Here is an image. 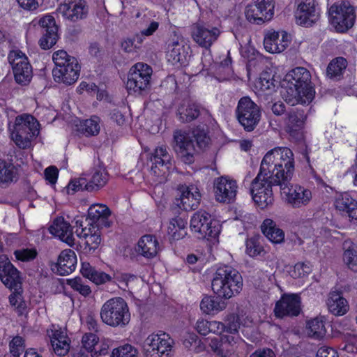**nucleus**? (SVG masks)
Listing matches in <instances>:
<instances>
[{"mask_svg":"<svg viewBox=\"0 0 357 357\" xmlns=\"http://www.w3.org/2000/svg\"><path fill=\"white\" fill-rule=\"evenodd\" d=\"M284 82L285 91L283 93L284 100L289 105H308L314 97V90L312 86L311 74L303 67H297L289 71Z\"/></svg>","mask_w":357,"mask_h":357,"instance_id":"1","label":"nucleus"},{"mask_svg":"<svg viewBox=\"0 0 357 357\" xmlns=\"http://www.w3.org/2000/svg\"><path fill=\"white\" fill-rule=\"evenodd\" d=\"M282 185L291 181L294 172V158L292 151L287 147H276L269 151L263 158L260 169Z\"/></svg>","mask_w":357,"mask_h":357,"instance_id":"2","label":"nucleus"},{"mask_svg":"<svg viewBox=\"0 0 357 357\" xmlns=\"http://www.w3.org/2000/svg\"><path fill=\"white\" fill-rule=\"evenodd\" d=\"M213 291L220 298L229 299L238 294L243 288L240 273L229 266L219 267L211 282Z\"/></svg>","mask_w":357,"mask_h":357,"instance_id":"3","label":"nucleus"},{"mask_svg":"<svg viewBox=\"0 0 357 357\" xmlns=\"http://www.w3.org/2000/svg\"><path fill=\"white\" fill-rule=\"evenodd\" d=\"M8 130L12 140L22 149L31 146V141L39 133V123L31 115L24 114L17 116L13 124L9 123Z\"/></svg>","mask_w":357,"mask_h":357,"instance_id":"4","label":"nucleus"},{"mask_svg":"<svg viewBox=\"0 0 357 357\" xmlns=\"http://www.w3.org/2000/svg\"><path fill=\"white\" fill-rule=\"evenodd\" d=\"M273 185L280 186V190L286 188L280 181H276L262 170L259 169L257 176L251 183L250 193L255 204L261 209L272 206L274 195L272 190Z\"/></svg>","mask_w":357,"mask_h":357,"instance_id":"5","label":"nucleus"},{"mask_svg":"<svg viewBox=\"0 0 357 357\" xmlns=\"http://www.w3.org/2000/svg\"><path fill=\"white\" fill-rule=\"evenodd\" d=\"M52 59L55 64L52 75L56 82L70 85L77 80L80 67L75 57L64 50H59L53 54Z\"/></svg>","mask_w":357,"mask_h":357,"instance_id":"6","label":"nucleus"},{"mask_svg":"<svg viewBox=\"0 0 357 357\" xmlns=\"http://www.w3.org/2000/svg\"><path fill=\"white\" fill-rule=\"evenodd\" d=\"M100 315L102 322L112 327H124L130 320L128 304L121 297L107 301L101 307Z\"/></svg>","mask_w":357,"mask_h":357,"instance_id":"7","label":"nucleus"},{"mask_svg":"<svg viewBox=\"0 0 357 357\" xmlns=\"http://www.w3.org/2000/svg\"><path fill=\"white\" fill-rule=\"evenodd\" d=\"M151 175L155 185L164 183L174 169V160L165 146L158 147L151 156Z\"/></svg>","mask_w":357,"mask_h":357,"instance_id":"8","label":"nucleus"},{"mask_svg":"<svg viewBox=\"0 0 357 357\" xmlns=\"http://www.w3.org/2000/svg\"><path fill=\"white\" fill-rule=\"evenodd\" d=\"M236 116L244 130L251 132L259 124L261 112L259 106L249 97L245 96L238 100L236 109Z\"/></svg>","mask_w":357,"mask_h":357,"instance_id":"9","label":"nucleus"},{"mask_svg":"<svg viewBox=\"0 0 357 357\" xmlns=\"http://www.w3.org/2000/svg\"><path fill=\"white\" fill-rule=\"evenodd\" d=\"M153 70L146 63H137L129 71L126 87L129 93L142 94L151 87V77Z\"/></svg>","mask_w":357,"mask_h":357,"instance_id":"10","label":"nucleus"},{"mask_svg":"<svg viewBox=\"0 0 357 357\" xmlns=\"http://www.w3.org/2000/svg\"><path fill=\"white\" fill-rule=\"evenodd\" d=\"M174 340L166 333L149 335L143 342L146 357H169Z\"/></svg>","mask_w":357,"mask_h":357,"instance_id":"11","label":"nucleus"},{"mask_svg":"<svg viewBox=\"0 0 357 357\" xmlns=\"http://www.w3.org/2000/svg\"><path fill=\"white\" fill-rule=\"evenodd\" d=\"M331 24L338 32H344L351 28L355 22L354 8L348 1L335 3L329 9Z\"/></svg>","mask_w":357,"mask_h":357,"instance_id":"12","label":"nucleus"},{"mask_svg":"<svg viewBox=\"0 0 357 357\" xmlns=\"http://www.w3.org/2000/svg\"><path fill=\"white\" fill-rule=\"evenodd\" d=\"M190 229L197 234L199 238H215L220 231V225L211 219L208 213L204 211H197L192 215Z\"/></svg>","mask_w":357,"mask_h":357,"instance_id":"13","label":"nucleus"},{"mask_svg":"<svg viewBox=\"0 0 357 357\" xmlns=\"http://www.w3.org/2000/svg\"><path fill=\"white\" fill-rule=\"evenodd\" d=\"M12 66L15 81L22 85H26L32 78V68L26 56L20 50H11L8 56Z\"/></svg>","mask_w":357,"mask_h":357,"instance_id":"14","label":"nucleus"},{"mask_svg":"<svg viewBox=\"0 0 357 357\" xmlns=\"http://www.w3.org/2000/svg\"><path fill=\"white\" fill-rule=\"evenodd\" d=\"M274 8V0H257L246 7L245 14L250 22L261 24L273 18Z\"/></svg>","mask_w":357,"mask_h":357,"instance_id":"15","label":"nucleus"},{"mask_svg":"<svg viewBox=\"0 0 357 357\" xmlns=\"http://www.w3.org/2000/svg\"><path fill=\"white\" fill-rule=\"evenodd\" d=\"M173 149L177 156L185 164H191L194 162L196 148L190 133L181 130L175 131Z\"/></svg>","mask_w":357,"mask_h":357,"instance_id":"16","label":"nucleus"},{"mask_svg":"<svg viewBox=\"0 0 357 357\" xmlns=\"http://www.w3.org/2000/svg\"><path fill=\"white\" fill-rule=\"evenodd\" d=\"M89 10V6L85 0H64L56 11L65 20L77 22L87 17Z\"/></svg>","mask_w":357,"mask_h":357,"instance_id":"17","label":"nucleus"},{"mask_svg":"<svg viewBox=\"0 0 357 357\" xmlns=\"http://www.w3.org/2000/svg\"><path fill=\"white\" fill-rule=\"evenodd\" d=\"M220 34L218 28L211 26L202 22L194 24L191 36L193 40L200 47L209 49Z\"/></svg>","mask_w":357,"mask_h":357,"instance_id":"18","label":"nucleus"},{"mask_svg":"<svg viewBox=\"0 0 357 357\" xmlns=\"http://www.w3.org/2000/svg\"><path fill=\"white\" fill-rule=\"evenodd\" d=\"M282 193L285 195L286 200L294 208H301L310 204L312 199V192L301 185H291L288 181L286 188L282 189Z\"/></svg>","mask_w":357,"mask_h":357,"instance_id":"19","label":"nucleus"},{"mask_svg":"<svg viewBox=\"0 0 357 357\" xmlns=\"http://www.w3.org/2000/svg\"><path fill=\"white\" fill-rule=\"evenodd\" d=\"M301 311V297L296 294H283L275 303V315L278 318L296 317Z\"/></svg>","mask_w":357,"mask_h":357,"instance_id":"20","label":"nucleus"},{"mask_svg":"<svg viewBox=\"0 0 357 357\" xmlns=\"http://www.w3.org/2000/svg\"><path fill=\"white\" fill-rule=\"evenodd\" d=\"M0 279L11 290L18 291L21 288L20 272L5 255H0Z\"/></svg>","mask_w":357,"mask_h":357,"instance_id":"21","label":"nucleus"},{"mask_svg":"<svg viewBox=\"0 0 357 357\" xmlns=\"http://www.w3.org/2000/svg\"><path fill=\"white\" fill-rule=\"evenodd\" d=\"M297 8L295 17L297 24L304 26H312L319 18V11L314 0H296Z\"/></svg>","mask_w":357,"mask_h":357,"instance_id":"22","label":"nucleus"},{"mask_svg":"<svg viewBox=\"0 0 357 357\" xmlns=\"http://www.w3.org/2000/svg\"><path fill=\"white\" fill-rule=\"evenodd\" d=\"M111 215L112 212L106 205L94 204L89 208L88 218L86 220L89 226L109 228L112 225Z\"/></svg>","mask_w":357,"mask_h":357,"instance_id":"23","label":"nucleus"},{"mask_svg":"<svg viewBox=\"0 0 357 357\" xmlns=\"http://www.w3.org/2000/svg\"><path fill=\"white\" fill-rule=\"evenodd\" d=\"M214 192L218 202L230 203L236 195V182L223 176L218 178L214 181Z\"/></svg>","mask_w":357,"mask_h":357,"instance_id":"24","label":"nucleus"},{"mask_svg":"<svg viewBox=\"0 0 357 357\" xmlns=\"http://www.w3.org/2000/svg\"><path fill=\"white\" fill-rule=\"evenodd\" d=\"M39 24L43 29V36L39 40L40 47L48 50L56 44L58 39V27L54 18L51 15H45L40 19Z\"/></svg>","mask_w":357,"mask_h":357,"instance_id":"25","label":"nucleus"},{"mask_svg":"<svg viewBox=\"0 0 357 357\" xmlns=\"http://www.w3.org/2000/svg\"><path fill=\"white\" fill-rule=\"evenodd\" d=\"M180 198L176 200L177 205L185 211L197 208L199 204L201 195L195 185H182L178 188Z\"/></svg>","mask_w":357,"mask_h":357,"instance_id":"26","label":"nucleus"},{"mask_svg":"<svg viewBox=\"0 0 357 357\" xmlns=\"http://www.w3.org/2000/svg\"><path fill=\"white\" fill-rule=\"evenodd\" d=\"M289 43V36L284 31H268L264 40L265 50L272 54L283 52Z\"/></svg>","mask_w":357,"mask_h":357,"instance_id":"27","label":"nucleus"},{"mask_svg":"<svg viewBox=\"0 0 357 357\" xmlns=\"http://www.w3.org/2000/svg\"><path fill=\"white\" fill-rule=\"evenodd\" d=\"M50 232L70 246L75 244L73 227L63 217L55 218L49 228Z\"/></svg>","mask_w":357,"mask_h":357,"instance_id":"28","label":"nucleus"},{"mask_svg":"<svg viewBox=\"0 0 357 357\" xmlns=\"http://www.w3.org/2000/svg\"><path fill=\"white\" fill-rule=\"evenodd\" d=\"M334 206L350 220H357V201L348 193L338 195L335 198Z\"/></svg>","mask_w":357,"mask_h":357,"instance_id":"29","label":"nucleus"},{"mask_svg":"<svg viewBox=\"0 0 357 357\" xmlns=\"http://www.w3.org/2000/svg\"><path fill=\"white\" fill-rule=\"evenodd\" d=\"M199 114L206 116V121L211 123L212 117L207 110L202 109L201 112L199 107L192 102H186L182 103L178 108V115L182 122H190L199 116Z\"/></svg>","mask_w":357,"mask_h":357,"instance_id":"30","label":"nucleus"},{"mask_svg":"<svg viewBox=\"0 0 357 357\" xmlns=\"http://www.w3.org/2000/svg\"><path fill=\"white\" fill-rule=\"evenodd\" d=\"M159 250L160 246L156 238L150 234L142 236L135 248L137 254L146 259L155 257Z\"/></svg>","mask_w":357,"mask_h":357,"instance_id":"31","label":"nucleus"},{"mask_svg":"<svg viewBox=\"0 0 357 357\" xmlns=\"http://www.w3.org/2000/svg\"><path fill=\"white\" fill-rule=\"evenodd\" d=\"M77 257L75 252L70 249L63 250L56 263L57 272L60 275H69L75 269Z\"/></svg>","mask_w":357,"mask_h":357,"instance_id":"32","label":"nucleus"},{"mask_svg":"<svg viewBox=\"0 0 357 357\" xmlns=\"http://www.w3.org/2000/svg\"><path fill=\"white\" fill-rule=\"evenodd\" d=\"M307 118L306 109L295 108L289 112L287 119V126L291 135H297L302 137L299 130L303 128Z\"/></svg>","mask_w":357,"mask_h":357,"instance_id":"33","label":"nucleus"},{"mask_svg":"<svg viewBox=\"0 0 357 357\" xmlns=\"http://www.w3.org/2000/svg\"><path fill=\"white\" fill-rule=\"evenodd\" d=\"M167 58L173 64H183L186 61L188 52L186 51L183 41L178 40L172 41L168 47Z\"/></svg>","mask_w":357,"mask_h":357,"instance_id":"34","label":"nucleus"},{"mask_svg":"<svg viewBox=\"0 0 357 357\" xmlns=\"http://www.w3.org/2000/svg\"><path fill=\"white\" fill-rule=\"evenodd\" d=\"M81 273L82 275L90 280L97 285L105 284L112 280V277L99 270L95 268L88 262L82 264Z\"/></svg>","mask_w":357,"mask_h":357,"instance_id":"35","label":"nucleus"},{"mask_svg":"<svg viewBox=\"0 0 357 357\" xmlns=\"http://www.w3.org/2000/svg\"><path fill=\"white\" fill-rule=\"evenodd\" d=\"M243 343V339L238 333L224 335L222 337V349L219 353L222 357H236V349Z\"/></svg>","mask_w":357,"mask_h":357,"instance_id":"36","label":"nucleus"},{"mask_svg":"<svg viewBox=\"0 0 357 357\" xmlns=\"http://www.w3.org/2000/svg\"><path fill=\"white\" fill-rule=\"evenodd\" d=\"M328 310L335 315H343L349 310V305L347 300L343 298L340 293L331 292L327 300Z\"/></svg>","mask_w":357,"mask_h":357,"instance_id":"37","label":"nucleus"},{"mask_svg":"<svg viewBox=\"0 0 357 357\" xmlns=\"http://www.w3.org/2000/svg\"><path fill=\"white\" fill-rule=\"evenodd\" d=\"M100 229V227L89 226V227H85L80 232L78 229L75 232L79 237L86 239V244L89 250H95L101 243Z\"/></svg>","mask_w":357,"mask_h":357,"instance_id":"38","label":"nucleus"},{"mask_svg":"<svg viewBox=\"0 0 357 357\" xmlns=\"http://www.w3.org/2000/svg\"><path fill=\"white\" fill-rule=\"evenodd\" d=\"M17 179V172L14 165L0 159V187L6 188Z\"/></svg>","mask_w":357,"mask_h":357,"instance_id":"39","label":"nucleus"},{"mask_svg":"<svg viewBox=\"0 0 357 357\" xmlns=\"http://www.w3.org/2000/svg\"><path fill=\"white\" fill-rule=\"evenodd\" d=\"M261 229L263 234L273 243H280L284 241V234L283 231L277 227L272 220H264Z\"/></svg>","mask_w":357,"mask_h":357,"instance_id":"40","label":"nucleus"},{"mask_svg":"<svg viewBox=\"0 0 357 357\" xmlns=\"http://www.w3.org/2000/svg\"><path fill=\"white\" fill-rule=\"evenodd\" d=\"M343 261L349 269L357 272V245L349 240L342 244Z\"/></svg>","mask_w":357,"mask_h":357,"instance_id":"41","label":"nucleus"},{"mask_svg":"<svg viewBox=\"0 0 357 357\" xmlns=\"http://www.w3.org/2000/svg\"><path fill=\"white\" fill-rule=\"evenodd\" d=\"M109 181V174L105 168L98 167L93 169L90 184L88 185L89 192H96L102 188Z\"/></svg>","mask_w":357,"mask_h":357,"instance_id":"42","label":"nucleus"},{"mask_svg":"<svg viewBox=\"0 0 357 357\" xmlns=\"http://www.w3.org/2000/svg\"><path fill=\"white\" fill-rule=\"evenodd\" d=\"M98 342V337L94 333H90L85 334L82 339V348L84 351L91 354V357H98L100 355L107 354V349L102 348L97 351L96 346Z\"/></svg>","mask_w":357,"mask_h":357,"instance_id":"43","label":"nucleus"},{"mask_svg":"<svg viewBox=\"0 0 357 357\" xmlns=\"http://www.w3.org/2000/svg\"><path fill=\"white\" fill-rule=\"evenodd\" d=\"M306 332L309 337L320 340L326 333L324 321L321 318H314L307 322Z\"/></svg>","mask_w":357,"mask_h":357,"instance_id":"44","label":"nucleus"},{"mask_svg":"<svg viewBox=\"0 0 357 357\" xmlns=\"http://www.w3.org/2000/svg\"><path fill=\"white\" fill-rule=\"evenodd\" d=\"M347 66V61L343 57L333 59L328 65L326 75L331 79H339L343 75Z\"/></svg>","mask_w":357,"mask_h":357,"instance_id":"45","label":"nucleus"},{"mask_svg":"<svg viewBox=\"0 0 357 357\" xmlns=\"http://www.w3.org/2000/svg\"><path fill=\"white\" fill-rule=\"evenodd\" d=\"M226 307V303L212 296H204L201 301L200 308L203 312L210 314L223 310Z\"/></svg>","mask_w":357,"mask_h":357,"instance_id":"46","label":"nucleus"},{"mask_svg":"<svg viewBox=\"0 0 357 357\" xmlns=\"http://www.w3.org/2000/svg\"><path fill=\"white\" fill-rule=\"evenodd\" d=\"M192 138L196 141L197 146L199 149L207 147L211 141L208 132L204 127H197L194 129Z\"/></svg>","mask_w":357,"mask_h":357,"instance_id":"47","label":"nucleus"},{"mask_svg":"<svg viewBox=\"0 0 357 357\" xmlns=\"http://www.w3.org/2000/svg\"><path fill=\"white\" fill-rule=\"evenodd\" d=\"M51 342L62 343L61 349H57V351L60 354L66 352L68 349H70V340L67 336L66 331L63 330L56 329L52 331V335L50 337Z\"/></svg>","mask_w":357,"mask_h":357,"instance_id":"48","label":"nucleus"},{"mask_svg":"<svg viewBox=\"0 0 357 357\" xmlns=\"http://www.w3.org/2000/svg\"><path fill=\"white\" fill-rule=\"evenodd\" d=\"M100 119L94 116L86 119L82 124V130L86 135H96L100 132Z\"/></svg>","mask_w":357,"mask_h":357,"instance_id":"49","label":"nucleus"},{"mask_svg":"<svg viewBox=\"0 0 357 357\" xmlns=\"http://www.w3.org/2000/svg\"><path fill=\"white\" fill-rule=\"evenodd\" d=\"M111 357H138V352L133 346L125 344L114 349Z\"/></svg>","mask_w":357,"mask_h":357,"instance_id":"50","label":"nucleus"},{"mask_svg":"<svg viewBox=\"0 0 357 357\" xmlns=\"http://www.w3.org/2000/svg\"><path fill=\"white\" fill-rule=\"evenodd\" d=\"M264 251L258 238L252 237L246 241V253L252 257L259 255Z\"/></svg>","mask_w":357,"mask_h":357,"instance_id":"51","label":"nucleus"},{"mask_svg":"<svg viewBox=\"0 0 357 357\" xmlns=\"http://www.w3.org/2000/svg\"><path fill=\"white\" fill-rule=\"evenodd\" d=\"M67 284L84 296H89L91 292L89 286L85 284L80 278L68 280Z\"/></svg>","mask_w":357,"mask_h":357,"instance_id":"52","label":"nucleus"},{"mask_svg":"<svg viewBox=\"0 0 357 357\" xmlns=\"http://www.w3.org/2000/svg\"><path fill=\"white\" fill-rule=\"evenodd\" d=\"M225 331L230 334L236 335L240 328V318L234 314H229L225 319Z\"/></svg>","mask_w":357,"mask_h":357,"instance_id":"53","label":"nucleus"},{"mask_svg":"<svg viewBox=\"0 0 357 357\" xmlns=\"http://www.w3.org/2000/svg\"><path fill=\"white\" fill-rule=\"evenodd\" d=\"M158 27L159 23L152 20L146 26H144L142 29H139L141 30L140 33L137 34L138 44H142L144 36H152L158 30Z\"/></svg>","mask_w":357,"mask_h":357,"instance_id":"54","label":"nucleus"},{"mask_svg":"<svg viewBox=\"0 0 357 357\" xmlns=\"http://www.w3.org/2000/svg\"><path fill=\"white\" fill-rule=\"evenodd\" d=\"M10 351L13 357H19L24 351V341L20 336H15L10 342Z\"/></svg>","mask_w":357,"mask_h":357,"instance_id":"55","label":"nucleus"},{"mask_svg":"<svg viewBox=\"0 0 357 357\" xmlns=\"http://www.w3.org/2000/svg\"><path fill=\"white\" fill-rule=\"evenodd\" d=\"M132 18L135 20V24L139 29L146 26L148 23L151 21V15L146 12V10H138L135 14L132 15Z\"/></svg>","mask_w":357,"mask_h":357,"instance_id":"56","label":"nucleus"},{"mask_svg":"<svg viewBox=\"0 0 357 357\" xmlns=\"http://www.w3.org/2000/svg\"><path fill=\"white\" fill-rule=\"evenodd\" d=\"M14 255L17 260L29 261L34 259L37 256L36 249H20L15 250Z\"/></svg>","mask_w":357,"mask_h":357,"instance_id":"57","label":"nucleus"},{"mask_svg":"<svg viewBox=\"0 0 357 357\" xmlns=\"http://www.w3.org/2000/svg\"><path fill=\"white\" fill-rule=\"evenodd\" d=\"M137 35L133 38H126L121 43V47L126 52H132L139 47Z\"/></svg>","mask_w":357,"mask_h":357,"instance_id":"58","label":"nucleus"},{"mask_svg":"<svg viewBox=\"0 0 357 357\" xmlns=\"http://www.w3.org/2000/svg\"><path fill=\"white\" fill-rule=\"evenodd\" d=\"M20 6L27 10H34L43 3V0H17Z\"/></svg>","mask_w":357,"mask_h":357,"instance_id":"59","label":"nucleus"},{"mask_svg":"<svg viewBox=\"0 0 357 357\" xmlns=\"http://www.w3.org/2000/svg\"><path fill=\"white\" fill-rule=\"evenodd\" d=\"M258 84L259 85L261 90L265 91L271 89L274 86L271 75L268 73H263L261 74Z\"/></svg>","mask_w":357,"mask_h":357,"instance_id":"60","label":"nucleus"},{"mask_svg":"<svg viewBox=\"0 0 357 357\" xmlns=\"http://www.w3.org/2000/svg\"><path fill=\"white\" fill-rule=\"evenodd\" d=\"M44 174L45 179L48 181L50 183L54 185L56 183L59 171L56 167L50 166L46 168Z\"/></svg>","mask_w":357,"mask_h":357,"instance_id":"61","label":"nucleus"},{"mask_svg":"<svg viewBox=\"0 0 357 357\" xmlns=\"http://www.w3.org/2000/svg\"><path fill=\"white\" fill-rule=\"evenodd\" d=\"M210 321L204 319H199L196 322L195 329L202 335H206L210 333Z\"/></svg>","mask_w":357,"mask_h":357,"instance_id":"62","label":"nucleus"},{"mask_svg":"<svg viewBox=\"0 0 357 357\" xmlns=\"http://www.w3.org/2000/svg\"><path fill=\"white\" fill-rule=\"evenodd\" d=\"M316 357H338V356L334 349L324 346L318 349Z\"/></svg>","mask_w":357,"mask_h":357,"instance_id":"63","label":"nucleus"},{"mask_svg":"<svg viewBox=\"0 0 357 357\" xmlns=\"http://www.w3.org/2000/svg\"><path fill=\"white\" fill-rule=\"evenodd\" d=\"M208 328L210 333L220 335L222 332L225 331V324L220 321H210Z\"/></svg>","mask_w":357,"mask_h":357,"instance_id":"64","label":"nucleus"}]
</instances>
